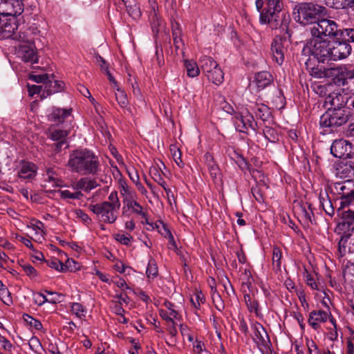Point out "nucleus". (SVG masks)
<instances>
[{
	"label": "nucleus",
	"mask_w": 354,
	"mask_h": 354,
	"mask_svg": "<svg viewBox=\"0 0 354 354\" xmlns=\"http://www.w3.org/2000/svg\"><path fill=\"white\" fill-rule=\"evenodd\" d=\"M67 166L72 172L82 175H96L100 170L99 158L88 149H79L73 151Z\"/></svg>",
	"instance_id": "obj_1"
},
{
	"label": "nucleus",
	"mask_w": 354,
	"mask_h": 354,
	"mask_svg": "<svg viewBox=\"0 0 354 354\" xmlns=\"http://www.w3.org/2000/svg\"><path fill=\"white\" fill-rule=\"evenodd\" d=\"M283 3L279 0H268L266 7L263 8L259 17L261 24H268L272 29L281 28L285 31L288 37H291V32L288 29L290 21V15L283 11Z\"/></svg>",
	"instance_id": "obj_2"
},
{
	"label": "nucleus",
	"mask_w": 354,
	"mask_h": 354,
	"mask_svg": "<svg viewBox=\"0 0 354 354\" xmlns=\"http://www.w3.org/2000/svg\"><path fill=\"white\" fill-rule=\"evenodd\" d=\"M326 13V8L321 5L312 2H303L295 6L292 15L297 22L306 26L317 24Z\"/></svg>",
	"instance_id": "obj_3"
},
{
	"label": "nucleus",
	"mask_w": 354,
	"mask_h": 354,
	"mask_svg": "<svg viewBox=\"0 0 354 354\" xmlns=\"http://www.w3.org/2000/svg\"><path fill=\"white\" fill-rule=\"evenodd\" d=\"M332 61H338L348 57L352 51L350 42H354V28L344 29L340 36L330 41Z\"/></svg>",
	"instance_id": "obj_4"
},
{
	"label": "nucleus",
	"mask_w": 354,
	"mask_h": 354,
	"mask_svg": "<svg viewBox=\"0 0 354 354\" xmlns=\"http://www.w3.org/2000/svg\"><path fill=\"white\" fill-rule=\"evenodd\" d=\"M351 116L350 108L331 109L323 114L319 120L320 127L322 128H337L348 122Z\"/></svg>",
	"instance_id": "obj_5"
},
{
	"label": "nucleus",
	"mask_w": 354,
	"mask_h": 354,
	"mask_svg": "<svg viewBox=\"0 0 354 354\" xmlns=\"http://www.w3.org/2000/svg\"><path fill=\"white\" fill-rule=\"evenodd\" d=\"M309 30L313 37L320 39H323V37L337 38L343 31L338 29V25L335 21L328 19H319L310 28Z\"/></svg>",
	"instance_id": "obj_6"
},
{
	"label": "nucleus",
	"mask_w": 354,
	"mask_h": 354,
	"mask_svg": "<svg viewBox=\"0 0 354 354\" xmlns=\"http://www.w3.org/2000/svg\"><path fill=\"white\" fill-rule=\"evenodd\" d=\"M88 209L97 216V218L104 223H113L118 218L115 213L118 209L112 207L109 201L91 204Z\"/></svg>",
	"instance_id": "obj_7"
},
{
	"label": "nucleus",
	"mask_w": 354,
	"mask_h": 354,
	"mask_svg": "<svg viewBox=\"0 0 354 354\" xmlns=\"http://www.w3.org/2000/svg\"><path fill=\"white\" fill-rule=\"evenodd\" d=\"M17 15H1L0 17V36L3 38L12 37L13 39L21 38L15 31L18 28Z\"/></svg>",
	"instance_id": "obj_8"
},
{
	"label": "nucleus",
	"mask_w": 354,
	"mask_h": 354,
	"mask_svg": "<svg viewBox=\"0 0 354 354\" xmlns=\"http://www.w3.org/2000/svg\"><path fill=\"white\" fill-rule=\"evenodd\" d=\"M313 57L322 63L332 61L330 41L313 37Z\"/></svg>",
	"instance_id": "obj_9"
},
{
	"label": "nucleus",
	"mask_w": 354,
	"mask_h": 354,
	"mask_svg": "<svg viewBox=\"0 0 354 354\" xmlns=\"http://www.w3.org/2000/svg\"><path fill=\"white\" fill-rule=\"evenodd\" d=\"M330 152L333 156L338 158H353L354 146L346 140H335L331 145Z\"/></svg>",
	"instance_id": "obj_10"
},
{
	"label": "nucleus",
	"mask_w": 354,
	"mask_h": 354,
	"mask_svg": "<svg viewBox=\"0 0 354 354\" xmlns=\"http://www.w3.org/2000/svg\"><path fill=\"white\" fill-rule=\"evenodd\" d=\"M288 39L290 40V37L288 35H277L273 39L271 44V50L275 61L279 64H282L284 60V54L286 51L288 44Z\"/></svg>",
	"instance_id": "obj_11"
},
{
	"label": "nucleus",
	"mask_w": 354,
	"mask_h": 354,
	"mask_svg": "<svg viewBox=\"0 0 354 354\" xmlns=\"http://www.w3.org/2000/svg\"><path fill=\"white\" fill-rule=\"evenodd\" d=\"M24 7V0H0V15H20Z\"/></svg>",
	"instance_id": "obj_12"
},
{
	"label": "nucleus",
	"mask_w": 354,
	"mask_h": 354,
	"mask_svg": "<svg viewBox=\"0 0 354 354\" xmlns=\"http://www.w3.org/2000/svg\"><path fill=\"white\" fill-rule=\"evenodd\" d=\"M345 66H338L336 67L326 68L325 78L331 79L333 82L340 86H345L348 82L345 80Z\"/></svg>",
	"instance_id": "obj_13"
},
{
	"label": "nucleus",
	"mask_w": 354,
	"mask_h": 354,
	"mask_svg": "<svg viewBox=\"0 0 354 354\" xmlns=\"http://www.w3.org/2000/svg\"><path fill=\"white\" fill-rule=\"evenodd\" d=\"M67 136L68 131L65 130H55L51 133V139L56 141L53 145V148L56 153H59L62 149H66L68 147L66 140Z\"/></svg>",
	"instance_id": "obj_14"
},
{
	"label": "nucleus",
	"mask_w": 354,
	"mask_h": 354,
	"mask_svg": "<svg viewBox=\"0 0 354 354\" xmlns=\"http://www.w3.org/2000/svg\"><path fill=\"white\" fill-rule=\"evenodd\" d=\"M44 261L50 268H54L55 270L60 272H66V270L75 271L77 269L75 266L73 267L71 266V263H76V261L72 259H68L65 263H63L58 259L54 257L44 260Z\"/></svg>",
	"instance_id": "obj_15"
},
{
	"label": "nucleus",
	"mask_w": 354,
	"mask_h": 354,
	"mask_svg": "<svg viewBox=\"0 0 354 354\" xmlns=\"http://www.w3.org/2000/svg\"><path fill=\"white\" fill-rule=\"evenodd\" d=\"M18 53L25 62H30L31 64L37 62V56L35 51V46L32 44H21Z\"/></svg>",
	"instance_id": "obj_16"
},
{
	"label": "nucleus",
	"mask_w": 354,
	"mask_h": 354,
	"mask_svg": "<svg viewBox=\"0 0 354 354\" xmlns=\"http://www.w3.org/2000/svg\"><path fill=\"white\" fill-rule=\"evenodd\" d=\"M328 317V313L324 310H313L309 315L308 322L313 329L317 330L320 327L319 323L326 322Z\"/></svg>",
	"instance_id": "obj_17"
},
{
	"label": "nucleus",
	"mask_w": 354,
	"mask_h": 354,
	"mask_svg": "<svg viewBox=\"0 0 354 354\" xmlns=\"http://www.w3.org/2000/svg\"><path fill=\"white\" fill-rule=\"evenodd\" d=\"M64 83L62 82L52 80L48 77V79L45 84L44 91L41 95V97H46L48 95H50L57 92H59L63 89Z\"/></svg>",
	"instance_id": "obj_18"
},
{
	"label": "nucleus",
	"mask_w": 354,
	"mask_h": 354,
	"mask_svg": "<svg viewBox=\"0 0 354 354\" xmlns=\"http://www.w3.org/2000/svg\"><path fill=\"white\" fill-rule=\"evenodd\" d=\"M71 109L53 108L52 113L48 115V120L57 124L63 123L71 115Z\"/></svg>",
	"instance_id": "obj_19"
},
{
	"label": "nucleus",
	"mask_w": 354,
	"mask_h": 354,
	"mask_svg": "<svg viewBox=\"0 0 354 354\" xmlns=\"http://www.w3.org/2000/svg\"><path fill=\"white\" fill-rule=\"evenodd\" d=\"M37 171V166L32 162H24L18 172L20 178L32 179L35 177Z\"/></svg>",
	"instance_id": "obj_20"
},
{
	"label": "nucleus",
	"mask_w": 354,
	"mask_h": 354,
	"mask_svg": "<svg viewBox=\"0 0 354 354\" xmlns=\"http://www.w3.org/2000/svg\"><path fill=\"white\" fill-rule=\"evenodd\" d=\"M344 96L340 93H335V96L329 95L326 97V102H330L331 104V109H344L348 108L346 104L348 102V97L344 100Z\"/></svg>",
	"instance_id": "obj_21"
},
{
	"label": "nucleus",
	"mask_w": 354,
	"mask_h": 354,
	"mask_svg": "<svg viewBox=\"0 0 354 354\" xmlns=\"http://www.w3.org/2000/svg\"><path fill=\"white\" fill-rule=\"evenodd\" d=\"M255 81L259 89H263L273 82L272 75L267 71H261L255 75Z\"/></svg>",
	"instance_id": "obj_22"
},
{
	"label": "nucleus",
	"mask_w": 354,
	"mask_h": 354,
	"mask_svg": "<svg viewBox=\"0 0 354 354\" xmlns=\"http://www.w3.org/2000/svg\"><path fill=\"white\" fill-rule=\"evenodd\" d=\"M97 186L98 184L95 180H91L88 177L81 178L74 184L75 189L84 190L87 192H90L91 189L97 187Z\"/></svg>",
	"instance_id": "obj_23"
},
{
	"label": "nucleus",
	"mask_w": 354,
	"mask_h": 354,
	"mask_svg": "<svg viewBox=\"0 0 354 354\" xmlns=\"http://www.w3.org/2000/svg\"><path fill=\"white\" fill-rule=\"evenodd\" d=\"M199 64L202 71L205 74L206 77L207 76V74L218 66L216 62L208 56L203 57L201 59Z\"/></svg>",
	"instance_id": "obj_24"
},
{
	"label": "nucleus",
	"mask_w": 354,
	"mask_h": 354,
	"mask_svg": "<svg viewBox=\"0 0 354 354\" xmlns=\"http://www.w3.org/2000/svg\"><path fill=\"white\" fill-rule=\"evenodd\" d=\"M254 339L256 338L258 339V341H257V343L259 345L263 346L266 344V340L265 337L267 339H269L268 335L266 330H265L263 326L258 322H257L254 325Z\"/></svg>",
	"instance_id": "obj_25"
},
{
	"label": "nucleus",
	"mask_w": 354,
	"mask_h": 354,
	"mask_svg": "<svg viewBox=\"0 0 354 354\" xmlns=\"http://www.w3.org/2000/svg\"><path fill=\"white\" fill-rule=\"evenodd\" d=\"M326 5L335 9L351 8L354 10V0H327Z\"/></svg>",
	"instance_id": "obj_26"
},
{
	"label": "nucleus",
	"mask_w": 354,
	"mask_h": 354,
	"mask_svg": "<svg viewBox=\"0 0 354 354\" xmlns=\"http://www.w3.org/2000/svg\"><path fill=\"white\" fill-rule=\"evenodd\" d=\"M254 110L256 116L263 121L269 120L272 116L269 107L265 104H256Z\"/></svg>",
	"instance_id": "obj_27"
},
{
	"label": "nucleus",
	"mask_w": 354,
	"mask_h": 354,
	"mask_svg": "<svg viewBox=\"0 0 354 354\" xmlns=\"http://www.w3.org/2000/svg\"><path fill=\"white\" fill-rule=\"evenodd\" d=\"M207 79L216 85H220L224 80V73L218 66L211 71L207 76Z\"/></svg>",
	"instance_id": "obj_28"
},
{
	"label": "nucleus",
	"mask_w": 354,
	"mask_h": 354,
	"mask_svg": "<svg viewBox=\"0 0 354 354\" xmlns=\"http://www.w3.org/2000/svg\"><path fill=\"white\" fill-rule=\"evenodd\" d=\"M126 8L129 15L134 19H138L141 16V11L138 3L133 0L126 3Z\"/></svg>",
	"instance_id": "obj_29"
},
{
	"label": "nucleus",
	"mask_w": 354,
	"mask_h": 354,
	"mask_svg": "<svg viewBox=\"0 0 354 354\" xmlns=\"http://www.w3.org/2000/svg\"><path fill=\"white\" fill-rule=\"evenodd\" d=\"M319 202L324 212L329 216H332L334 214V207L331 201L328 198L327 194L326 197H324L321 194L319 195Z\"/></svg>",
	"instance_id": "obj_30"
},
{
	"label": "nucleus",
	"mask_w": 354,
	"mask_h": 354,
	"mask_svg": "<svg viewBox=\"0 0 354 354\" xmlns=\"http://www.w3.org/2000/svg\"><path fill=\"white\" fill-rule=\"evenodd\" d=\"M45 180L53 183L55 187H60L62 180L58 178L57 174L53 168H47L44 174Z\"/></svg>",
	"instance_id": "obj_31"
},
{
	"label": "nucleus",
	"mask_w": 354,
	"mask_h": 354,
	"mask_svg": "<svg viewBox=\"0 0 354 354\" xmlns=\"http://www.w3.org/2000/svg\"><path fill=\"white\" fill-rule=\"evenodd\" d=\"M205 162L209 171L210 175L213 178H215L218 172V167L214 161V158L209 153L205 155Z\"/></svg>",
	"instance_id": "obj_32"
},
{
	"label": "nucleus",
	"mask_w": 354,
	"mask_h": 354,
	"mask_svg": "<svg viewBox=\"0 0 354 354\" xmlns=\"http://www.w3.org/2000/svg\"><path fill=\"white\" fill-rule=\"evenodd\" d=\"M185 66L187 70V74L189 77H194L198 75L200 69L196 62L189 60H185Z\"/></svg>",
	"instance_id": "obj_33"
},
{
	"label": "nucleus",
	"mask_w": 354,
	"mask_h": 354,
	"mask_svg": "<svg viewBox=\"0 0 354 354\" xmlns=\"http://www.w3.org/2000/svg\"><path fill=\"white\" fill-rule=\"evenodd\" d=\"M150 174H151L153 179L156 182H157L160 186H162L165 191L166 192V193L169 194V192H170L171 190L170 189L166 187L165 181L164 180L163 178L160 175L158 170L156 168L153 167V169H150Z\"/></svg>",
	"instance_id": "obj_34"
},
{
	"label": "nucleus",
	"mask_w": 354,
	"mask_h": 354,
	"mask_svg": "<svg viewBox=\"0 0 354 354\" xmlns=\"http://www.w3.org/2000/svg\"><path fill=\"white\" fill-rule=\"evenodd\" d=\"M354 201V190H351L349 193L344 194L341 197L340 206L337 209V212L341 214L340 211Z\"/></svg>",
	"instance_id": "obj_35"
},
{
	"label": "nucleus",
	"mask_w": 354,
	"mask_h": 354,
	"mask_svg": "<svg viewBox=\"0 0 354 354\" xmlns=\"http://www.w3.org/2000/svg\"><path fill=\"white\" fill-rule=\"evenodd\" d=\"M146 274L148 278H154L158 274V266L155 259L153 258H151L149 261Z\"/></svg>",
	"instance_id": "obj_36"
},
{
	"label": "nucleus",
	"mask_w": 354,
	"mask_h": 354,
	"mask_svg": "<svg viewBox=\"0 0 354 354\" xmlns=\"http://www.w3.org/2000/svg\"><path fill=\"white\" fill-rule=\"evenodd\" d=\"M212 299L216 308L219 311H222L225 308V304L216 289H214L212 292Z\"/></svg>",
	"instance_id": "obj_37"
},
{
	"label": "nucleus",
	"mask_w": 354,
	"mask_h": 354,
	"mask_svg": "<svg viewBox=\"0 0 354 354\" xmlns=\"http://www.w3.org/2000/svg\"><path fill=\"white\" fill-rule=\"evenodd\" d=\"M244 300L245 301L248 309L250 311H254L258 315L259 303L257 301H252L250 296L248 294L244 295Z\"/></svg>",
	"instance_id": "obj_38"
},
{
	"label": "nucleus",
	"mask_w": 354,
	"mask_h": 354,
	"mask_svg": "<svg viewBox=\"0 0 354 354\" xmlns=\"http://www.w3.org/2000/svg\"><path fill=\"white\" fill-rule=\"evenodd\" d=\"M115 99L122 108L126 107L129 103L126 93L119 88H117V93H115Z\"/></svg>",
	"instance_id": "obj_39"
},
{
	"label": "nucleus",
	"mask_w": 354,
	"mask_h": 354,
	"mask_svg": "<svg viewBox=\"0 0 354 354\" xmlns=\"http://www.w3.org/2000/svg\"><path fill=\"white\" fill-rule=\"evenodd\" d=\"M23 318L24 320L31 327H33L38 330L42 328L41 323L39 320L33 318L32 316L28 314H24L23 315Z\"/></svg>",
	"instance_id": "obj_40"
},
{
	"label": "nucleus",
	"mask_w": 354,
	"mask_h": 354,
	"mask_svg": "<svg viewBox=\"0 0 354 354\" xmlns=\"http://www.w3.org/2000/svg\"><path fill=\"white\" fill-rule=\"evenodd\" d=\"M341 218L344 221L343 225L346 223L348 224V225L354 224V211L351 209L342 211L341 212Z\"/></svg>",
	"instance_id": "obj_41"
},
{
	"label": "nucleus",
	"mask_w": 354,
	"mask_h": 354,
	"mask_svg": "<svg viewBox=\"0 0 354 354\" xmlns=\"http://www.w3.org/2000/svg\"><path fill=\"white\" fill-rule=\"evenodd\" d=\"M281 252L279 248H274L272 252V262L273 266L276 268L277 270H280L281 269Z\"/></svg>",
	"instance_id": "obj_42"
},
{
	"label": "nucleus",
	"mask_w": 354,
	"mask_h": 354,
	"mask_svg": "<svg viewBox=\"0 0 354 354\" xmlns=\"http://www.w3.org/2000/svg\"><path fill=\"white\" fill-rule=\"evenodd\" d=\"M0 299L7 306H10L12 303L11 293L7 288L1 290Z\"/></svg>",
	"instance_id": "obj_43"
},
{
	"label": "nucleus",
	"mask_w": 354,
	"mask_h": 354,
	"mask_svg": "<svg viewBox=\"0 0 354 354\" xmlns=\"http://www.w3.org/2000/svg\"><path fill=\"white\" fill-rule=\"evenodd\" d=\"M61 196L64 198L80 199L83 196V194L79 191L72 193L68 190H63L61 191Z\"/></svg>",
	"instance_id": "obj_44"
},
{
	"label": "nucleus",
	"mask_w": 354,
	"mask_h": 354,
	"mask_svg": "<svg viewBox=\"0 0 354 354\" xmlns=\"http://www.w3.org/2000/svg\"><path fill=\"white\" fill-rule=\"evenodd\" d=\"M326 70V67H313L310 71V74L312 76L316 78H325V71Z\"/></svg>",
	"instance_id": "obj_45"
},
{
	"label": "nucleus",
	"mask_w": 354,
	"mask_h": 354,
	"mask_svg": "<svg viewBox=\"0 0 354 354\" xmlns=\"http://www.w3.org/2000/svg\"><path fill=\"white\" fill-rule=\"evenodd\" d=\"M109 200L110 201L109 203L111 204L112 207L117 209H120V203L116 192H113L110 194L109 196Z\"/></svg>",
	"instance_id": "obj_46"
},
{
	"label": "nucleus",
	"mask_w": 354,
	"mask_h": 354,
	"mask_svg": "<svg viewBox=\"0 0 354 354\" xmlns=\"http://www.w3.org/2000/svg\"><path fill=\"white\" fill-rule=\"evenodd\" d=\"M115 239L124 245H129L133 237L131 235H125L123 234H116Z\"/></svg>",
	"instance_id": "obj_47"
},
{
	"label": "nucleus",
	"mask_w": 354,
	"mask_h": 354,
	"mask_svg": "<svg viewBox=\"0 0 354 354\" xmlns=\"http://www.w3.org/2000/svg\"><path fill=\"white\" fill-rule=\"evenodd\" d=\"M20 266L22 268L23 270L26 272V274L29 277H35L37 276L36 270L30 264L24 263L22 261L20 263Z\"/></svg>",
	"instance_id": "obj_48"
},
{
	"label": "nucleus",
	"mask_w": 354,
	"mask_h": 354,
	"mask_svg": "<svg viewBox=\"0 0 354 354\" xmlns=\"http://www.w3.org/2000/svg\"><path fill=\"white\" fill-rule=\"evenodd\" d=\"M313 37L303 48L301 53L305 56L312 55L313 57Z\"/></svg>",
	"instance_id": "obj_49"
},
{
	"label": "nucleus",
	"mask_w": 354,
	"mask_h": 354,
	"mask_svg": "<svg viewBox=\"0 0 354 354\" xmlns=\"http://www.w3.org/2000/svg\"><path fill=\"white\" fill-rule=\"evenodd\" d=\"M124 203L127 204V206L129 208H133L134 206H136L137 207H140V209H141V205L133 200V195L124 196Z\"/></svg>",
	"instance_id": "obj_50"
},
{
	"label": "nucleus",
	"mask_w": 354,
	"mask_h": 354,
	"mask_svg": "<svg viewBox=\"0 0 354 354\" xmlns=\"http://www.w3.org/2000/svg\"><path fill=\"white\" fill-rule=\"evenodd\" d=\"M28 345L30 349L33 351H38L41 348V344L39 340V339L36 337H32L28 342Z\"/></svg>",
	"instance_id": "obj_51"
},
{
	"label": "nucleus",
	"mask_w": 354,
	"mask_h": 354,
	"mask_svg": "<svg viewBox=\"0 0 354 354\" xmlns=\"http://www.w3.org/2000/svg\"><path fill=\"white\" fill-rule=\"evenodd\" d=\"M48 77L49 76L48 74L30 75L29 79L37 83H44L45 85L48 79Z\"/></svg>",
	"instance_id": "obj_52"
},
{
	"label": "nucleus",
	"mask_w": 354,
	"mask_h": 354,
	"mask_svg": "<svg viewBox=\"0 0 354 354\" xmlns=\"http://www.w3.org/2000/svg\"><path fill=\"white\" fill-rule=\"evenodd\" d=\"M171 151H172V149H171ZM171 152L173 158L174 159V161L176 162L177 165L179 167L183 168L184 167V163L183 162L181 159L180 151L178 149H175L174 151Z\"/></svg>",
	"instance_id": "obj_53"
},
{
	"label": "nucleus",
	"mask_w": 354,
	"mask_h": 354,
	"mask_svg": "<svg viewBox=\"0 0 354 354\" xmlns=\"http://www.w3.org/2000/svg\"><path fill=\"white\" fill-rule=\"evenodd\" d=\"M171 30H172V36L173 39L176 40V38H178L181 35V30L180 28V24L176 22L171 23Z\"/></svg>",
	"instance_id": "obj_54"
},
{
	"label": "nucleus",
	"mask_w": 354,
	"mask_h": 354,
	"mask_svg": "<svg viewBox=\"0 0 354 354\" xmlns=\"http://www.w3.org/2000/svg\"><path fill=\"white\" fill-rule=\"evenodd\" d=\"M75 214L77 218L82 219L86 224L91 223V218L84 213L82 209H76Z\"/></svg>",
	"instance_id": "obj_55"
},
{
	"label": "nucleus",
	"mask_w": 354,
	"mask_h": 354,
	"mask_svg": "<svg viewBox=\"0 0 354 354\" xmlns=\"http://www.w3.org/2000/svg\"><path fill=\"white\" fill-rule=\"evenodd\" d=\"M164 229H165V237H168L169 239V245H171L169 247L170 249H176L177 248V245H176V243L175 242V240H174V238L173 236V235L171 234V232L166 227H164Z\"/></svg>",
	"instance_id": "obj_56"
},
{
	"label": "nucleus",
	"mask_w": 354,
	"mask_h": 354,
	"mask_svg": "<svg viewBox=\"0 0 354 354\" xmlns=\"http://www.w3.org/2000/svg\"><path fill=\"white\" fill-rule=\"evenodd\" d=\"M247 115H245V124H246V129H239V131L241 132H245V131L248 129V127H250L253 129H254V127H253V120L254 117L252 115H251L249 112H247Z\"/></svg>",
	"instance_id": "obj_57"
},
{
	"label": "nucleus",
	"mask_w": 354,
	"mask_h": 354,
	"mask_svg": "<svg viewBox=\"0 0 354 354\" xmlns=\"http://www.w3.org/2000/svg\"><path fill=\"white\" fill-rule=\"evenodd\" d=\"M71 310L77 317H80V313L84 312V308L82 305L79 303H73L71 306Z\"/></svg>",
	"instance_id": "obj_58"
},
{
	"label": "nucleus",
	"mask_w": 354,
	"mask_h": 354,
	"mask_svg": "<svg viewBox=\"0 0 354 354\" xmlns=\"http://www.w3.org/2000/svg\"><path fill=\"white\" fill-rule=\"evenodd\" d=\"M175 325H176V323L174 322V320L169 323H167V330L169 332V333L171 335V337H176L178 333L177 329H176Z\"/></svg>",
	"instance_id": "obj_59"
},
{
	"label": "nucleus",
	"mask_w": 354,
	"mask_h": 354,
	"mask_svg": "<svg viewBox=\"0 0 354 354\" xmlns=\"http://www.w3.org/2000/svg\"><path fill=\"white\" fill-rule=\"evenodd\" d=\"M114 306L113 307V312L120 316H122V314L124 313V308L122 307V301L113 302Z\"/></svg>",
	"instance_id": "obj_60"
},
{
	"label": "nucleus",
	"mask_w": 354,
	"mask_h": 354,
	"mask_svg": "<svg viewBox=\"0 0 354 354\" xmlns=\"http://www.w3.org/2000/svg\"><path fill=\"white\" fill-rule=\"evenodd\" d=\"M308 347L310 354H322L317 346L313 341H311L310 343L308 344Z\"/></svg>",
	"instance_id": "obj_61"
},
{
	"label": "nucleus",
	"mask_w": 354,
	"mask_h": 354,
	"mask_svg": "<svg viewBox=\"0 0 354 354\" xmlns=\"http://www.w3.org/2000/svg\"><path fill=\"white\" fill-rule=\"evenodd\" d=\"M42 86H37V85H28V92L30 95H33L35 94H39L41 91L42 90Z\"/></svg>",
	"instance_id": "obj_62"
},
{
	"label": "nucleus",
	"mask_w": 354,
	"mask_h": 354,
	"mask_svg": "<svg viewBox=\"0 0 354 354\" xmlns=\"http://www.w3.org/2000/svg\"><path fill=\"white\" fill-rule=\"evenodd\" d=\"M252 195L255 198V199L261 203V201H263V196L259 190V189L258 187H252Z\"/></svg>",
	"instance_id": "obj_63"
},
{
	"label": "nucleus",
	"mask_w": 354,
	"mask_h": 354,
	"mask_svg": "<svg viewBox=\"0 0 354 354\" xmlns=\"http://www.w3.org/2000/svg\"><path fill=\"white\" fill-rule=\"evenodd\" d=\"M129 176L131 178V180L135 183L137 184L140 182V177L138 174V172L133 168L132 172L130 171H128Z\"/></svg>",
	"instance_id": "obj_64"
}]
</instances>
